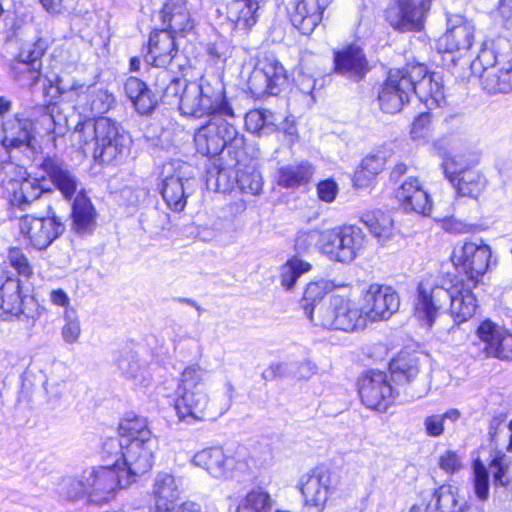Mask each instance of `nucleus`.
<instances>
[{
  "label": "nucleus",
  "instance_id": "obj_42",
  "mask_svg": "<svg viewBox=\"0 0 512 512\" xmlns=\"http://www.w3.org/2000/svg\"><path fill=\"white\" fill-rule=\"evenodd\" d=\"M120 439L118 442L156 440L147 426L143 417H132L123 419L118 427Z\"/></svg>",
  "mask_w": 512,
  "mask_h": 512
},
{
  "label": "nucleus",
  "instance_id": "obj_18",
  "mask_svg": "<svg viewBox=\"0 0 512 512\" xmlns=\"http://www.w3.org/2000/svg\"><path fill=\"white\" fill-rule=\"evenodd\" d=\"M145 60L152 65L151 71L179 69L181 64L175 36L165 29L152 32Z\"/></svg>",
  "mask_w": 512,
  "mask_h": 512
},
{
  "label": "nucleus",
  "instance_id": "obj_17",
  "mask_svg": "<svg viewBox=\"0 0 512 512\" xmlns=\"http://www.w3.org/2000/svg\"><path fill=\"white\" fill-rule=\"evenodd\" d=\"M96 131L99 139L92 152L94 159L107 165L121 159L127 150L126 138L119 133L116 124L108 118H98Z\"/></svg>",
  "mask_w": 512,
  "mask_h": 512
},
{
  "label": "nucleus",
  "instance_id": "obj_12",
  "mask_svg": "<svg viewBox=\"0 0 512 512\" xmlns=\"http://www.w3.org/2000/svg\"><path fill=\"white\" fill-rule=\"evenodd\" d=\"M66 173V198L75 194L71 206V230L80 236L90 235L96 228L97 211L84 189Z\"/></svg>",
  "mask_w": 512,
  "mask_h": 512
},
{
  "label": "nucleus",
  "instance_id": "obj_5",
  "mask_svg": "<svg viewBox=\"0 0 512 512\" xmlns=\"http://www.w3.org/2000/svg\"><path fill=\"white\" fill-rule=\"evenodd\" d=\"M105 458L107 462L105 466L86 472L85 482L77 483L80 489L73 495L74 498L86 495L89 502L102 505L114 498L117 488H126L130 485V480L125 479L120 472L118 459L112 461L111 458Z\"/></svg>",
  "mask_w": 512,
  "mask_h": 512
},
{
  "label": "nucleus",
  "instance_id": "obj_6",
  "mask_svg": "<svg viewBox=\"0 0 512 512\" xmlns=\"http://www.w3.org/2000/svg\"><path fill=\"white\" fill-rule=\"evenodd\" d=\"M233 119L230 116L218 114L201 126L194 135L197 152L204 156H216L226 146L242 149L244 137L239 134L234 123L230 121Z\"/></svg>",
  "mask_w": 512,
  "mask_h": 512
},
{
  "label": "nucleus",
  "instance_id": "obj_38",
  "mask_svg": "<svg viewBox=\"0 0 512 512\" xmlns=\"http://www.w3.org/2000/svg\"><path fill=\"white\" fill-rule=\"evenodd\" d=\"M386 162L387 157L381 152L366 156L354 174V185L358 188L369 187L384 170Z\"/></svg>",
  "mask_w": 512,
  "mask_h": 512
},
{
  "label": "nucleus",
  "instance_id": "obj_33",
  "mask_svg": "<svg viewBox=\"0 0 512 512\" xmlns=\"http://www.w3.org/2000/svg\"><path fill=\"white\" fill-rule=\"evenodd\" d=\"M330 291L331 286L326 281L310 282L304 290L300 302L301 308L315 326H317L318 311L328 306V294Z\"/></svg>",
  "mask_w": 512,
  "mask_h": 512
},
{
  "label": "nucleus",
  "instance_id": "obj_1",
  "mask_svg": "<svg viewBox=\"0 0 512 512\" xmlns=\"http://www.w3.org/2000/svg\"><path fill=\"white\" fill-rule=\"evenodd\" d=\"M492 248L483 239L465 241L453 250L451 260L461 276L445 278L428 275L417 285L413 313L420 325L431 329L436 318L448 311L457 322L471 318L477 308L475 288L491 265Z\"/></svg>",
  "mask_w": 512,
  "mask_h": 512
},
{
  "label": "nucleus",
  "instance_id": "obj_24",
  "mask_svg": "<svg viewBox=\"0 0 512 512\" xmlns=\"http://www.w3.org/2000/svg\"><path fill=\"white\" fill-rule=\"evenodd\" d=\"M34 132L33 121L16 114L3 122L1 144L7 151L24 148L34 152L36 150Z\"/></svg>",
  "mask_w": 512,
  "mask_h": 512
},
{
  "label": "nucleus",
  "instance_id": "obj_41",
  "mask_svg": "<svg viewBox=\"0 0 512 512\" xmlns=\"http://www.w3.org/2000/svg\"><path fill=\"white\" fill-rule=\"evenodd\" d=\"M273 506L270 493L262 487H255L239 500L236 512H271Z\"/></svg>",
  "mask_w": 512,
  "mask_h": 512
},
{
  "label": "nucleus",
  "instance_id": "obj_48",
  "mask_svg": "<svg viewBox=\"0 0 512 512\" xmlns=\"http://www.w3.org/2000/svg\"><path fill=\"white\" fill-rule=\"evenodd\" d=\"M361 221L379 239L386 240L392 236L393 220L389 215L382 212L365 214Z\"/></svg>",
  "mask_w": 512,
  "mask_h": 512
},
{
  "label": "nucleus",
  "instance_id": "obj_35",
  "mask_svg": "<svg viewBox=\"0 0 512 512\" xmlns=\"http://www.w3.org/2000/svg\"><path fill=\"white\" fill-rule=\"evenodd\" d=\"M314 174V167L307 161L287 164L277 170V184L282 188L296 189L309 183Z\"/></svg>",
  "mask_w": 512,
  "mask_h": 512
},
{
  "label": "nucleus",
  "instance_id": "obj_8",
  "mask_svg": "<svg viewBox=\"0 0 512 512\" xmlns=\"http://www.w3.org/2000/svg\"><path fill=\"white\" fill-rule=\"evenodd\" d=\"M322 254L331 261L352 262L365 245V235L361 228L344 225L323 231L318 241Z\"/></svg>",
  "mask_w": 512,
  "mask_h": 512
},
{
  "label": "nucleus",
  "instance_id": "obj_59",
  "mask_svg": "<svg viewBox=\"0 0 512 512\" xmlns=\"http://www.w3.org/2000/svg\"><path fill=\"white\" fill-rule=\"evenodd\" d=\"M485 67H497L494 52L487 48L481 49L476 59L471 62V71L480 77Z\"/></svg>",
  "mask_w": 512,
  "mask_h": 512
},
{
  "label": "nucleus",
  "instance_id": "obj_55",
  "mask_svg": "<svg viewBox=\"0 0 512 512\" xmlns=\"http://www.w3.org/2000/svg\"><path fill=\"white\" fill-rule=\"evenodd\" d=\"M231 176L232 172L227 168H220L216 171V173L209 171L207 184L208 186L213 185L216 191L225 193L231 190L234 185L235 181Z\"/></svg>",
  "mask_w": 512,
  "mask_h": 512
},
{
  "label": "nucleus",
  "instance_id": "obj_47",
  "mask_svg": "<svg viewBox=\"0 0 512 512\" xmlns=\"http://www.w3.org/2000/svg\"><path fill=\"white\" fill-rule=\"evenodd\" d=\"M45 191L36 178L24 179L20 187L13 194L12 202L21 209H25L30 203L38 199Z\"/></svg>",
  "mask_w": 512,
  "mask_h": 512
},
{
  "label": "nucleus",
  "instance_id": "obj_13",
  "mask_svg": "<svg viewBox=\"0 0 512 512\" xmlns=\"http://www.w3.org/2000/svg\"><path fill=\"white\" fill-rule=\"evenodd\" d=\"M414 87L408 75L407 67L389 71L379 95L378 101L385 113L400 112L413 95Z\"/></svg>",
  "mask_w": 512,
  "mask_h": 512
},
{
  "label": "nucleus",
  "instance_id": "obj_62",
  "mask_svg": "<svg viewBox=\"0 0 512 512\" xmlns=\"http://www.w3.org/2000/svg\"><path fill=\"white\" fill-rule=\"evenodd\" d=\"M439 467L446 473H455L462 467L461 458L454 451H446L439 457Z\"/></svg>",
  "mask_w": 512,
  "mask_h": 512
},
{
  "label": "nucleus",
  "instance_id": "obj_27",
  "mask_svg": "<svg viewBox=\"0 0 512 512\" xmlns=\"http://www.w3.org/2000/svg\"><path fill=\"white\" fill-rule=\"evenodd\" d=\"M182 492V480L168 472L156 474L152 494L155 505L152 510L178 512L177 501Z\"/></svg>",
  "mask_w": 512,
  "mask_h": 512
},
{
  "label": "nucleus",
  "instance_id": "obj_45",
  "mask_svg": "<svg viewBox=\"0 0 512 512\" xmlns=\"http://www.w3.org/2000/svg\"><path fill=\"white\" fill-rule=\"evenodd\" d=\"M460 506L456 493L451 487L436 490L426 507V512H458Z\"/></svg>",
  "mask_w": 512,
  "mask_h": 512
},
{
  "label": "nucleus",
  "instance_id": "obj_51",
  "mask_svg": "<svg viewBox=\"0 0 512 512\" xmlns=\"http://www.w3.org/2000/svg\"><path fill=\"white\" fill-rule=\"evenodd\" d=\"M460 417V411L455 408L447 410L442 415L435 414L427 416L423 422L425 433L430 437H439L444 432L445 421L455 423L459 420Z\"/></svg>",
  "mask_w": 512,
  "mask_h": 512
},
{
  "label": "nucleus",
  "instance_id": "obj_22",
  "mask_svg": "<svg viewBox=\"0 0 512 512\" xmlns=\"http://www.w3.org/2000/svg\"><path fill=\"white\" fill-rule=\"evenodd\" d=\"M407 72L413 82L414 91L429 109L437 108L444 101L441 77L436 73L427 74L423 64L408 65Z\"/></svg>",
  "mask_w": 512,
  "mask_h": 512
},
{
  "label": "nucleus",
  "instance_id": "obj_2",
  "mask_svg": "<svg viewBox=\"0 0 512 512\" xmlns=\"http://www.w3.org/2000/svg\"><path fill=\"white\" fill-rule=\"evenodd\" d=\"M207 371L190 365L180 374L176 389L175 410L180 421L193 424L216 419L225 414L233 401L235 388L231 381L224 384V400L219 407L210 403L206 389Z\"/></svg>",
  "mask_w": 512,
  "mask_h": 512
},
{
  "label": "nucleus",
  "instance_id": "obj_64",
  "mask_svg": "<svg viewBox=\"0 0 512 512\" xmlns=\"http://www.w3.org/2000/svg\"><path fill=\"white\" fill-rule=\"evenodd\" d=\"M49 166V175L52 182L58 188L62 195H64V171L58 165L47 164Z\"/></svg>",
  "mask_w": 512,
  "mask_h": 512
},
{
  "label": "nucleus",
  "instance_id": "obj_15",
  "mask_svg": "<svg viewBox=\"0 0 512 512\" xmlns=\"http://www.w3.org/2000/svg\"><path fill=\"white\" fill-rule=\"evenodd\" d=\"M430 0H395L386 11V19L397 31H421Z\"/></svg>",
  "mask_w": 512,
  "mask_h": 512
},
{
  "label": "nucleus",
  "instance_id": "obj_43",
  "mask_svg": "<svg viewBox=\"0 0 512 512\" xmlns=\"http://www.w3.org/2000/svg\"><path fill=\"white\" fill-rule=\"evenodd\" d=\"M452 185L458 195L477 199L486 189L487 180L479 171L472 169Z\"/></svg>",
  "mask_w": 512,
  "mask_h": 512
},
{
  "label": "nucleus",
  "instance_id": "obj_19",
  "mask_svg": "<svg viewBox=\"0 0 512 512\" xmlns=\"http://www.w3.org/2000/svg\"><path fill=\"white\" fill-rule=\"evenodd\" d=\"M44 49L40 42L25 44L19 53L9 61L12 78L23 85L33 86L41 76V58Z\"/></svg>",
  "mask_w": 512,
  "mask_h": 512
},
{
  "label": "nucleus",
  "instance_id": "obj_39",
  "mask_svg": "<svg viewBox=\"0 0 512 512\" xmlns=\"http://www.w3.org/2000/svg\"><path fill=\"white\" fill-rule=\"evenodd\" d=\"M97 125L98 119L92 120L87 118L79 122L70 135L71 146L81 151L84 155L92 154L99 139V134L96 131Z\"/></svg>",
  "mask_w": 512,
  "mask_h": 512
},
{
  "label": "nucleus",
  "instance_id": "obj_32",
  "mask_svg": "<svg viewBox=\"0 0 512 512\" xmlns=\"http://www.w3.org/2000/svg\"><path fill=\"white\" fill-rule=\"evenodd\" d=\"M121 374L137 387H147L152 381V375L146 364L140 362L138 355L130 350L120 353L115 361Z\"/></svg>",
  "mask_w": 512,
  "mask_h": 512
},
{
  "label": "nucleus",
  "instance_id": "obj_63",
  "mask_svg": "<svg viewBox=\"0 0 512 512\" xmlns=\"http://www.w3.org/2000/svg\"><path fill=\"white\" fill-rule=\"evenodd\" d=\"M317 194L320 200L331 203L338 194V185L331 179L323 180L317 185Z\"/></svg>",
  "mask_w": 512,
  "mask_h": 512
},
{
  "label": "nucleus",
  "instance_id": "obj_9",
  "mask_svg": "<svg viewBox=\"0 0 512 512\" xmlns=\"http://www.w3.org/2000/svg\"><path fill=\"white\" fill-rule=\"evenodd\" d=\"M288 75L283 65L274 58H266L255 67L248 79L252 96L261 99L276 96L288 87Z\"/></svg>",
  "mask_w": 512,
  "mask_h": 512
},
{
  "label": "nucleus",
  "instance_id": "obj_4",
  "mask_svg": "<svg viewBox=\"0 0 512 512\" xmlns=\"http://www.w3.org/2000/svg\"><path fill=\"white\" fill-rule=\"evenodd\" d=\"M157 448L156 440L118 442V439H109L103 445L104 457L112 461L118 459L120 472L130 484L137 476L151 470L154 461V453Z\"/></svg>",
  "mask_w": 512,
  "mask_h": 512
},
{
  "label": "nucleus",
  "instance_id": "obj_58",
  "mask_svg": "<svg viewBox=\"0 0 512 512\" xmlns=\"http://www.w3.org/2000/svg\"><path fill=\"white\" fill-rule=\"evenodd\" d=\"M431 116L430 113H421L412 123L411 137L413 140H426L430 134Z\"/></svg>",
  "mask_w": 512,
  "mask_h": 512
},
{
  "label": "nucleus",
  "instance_id": "obj_61",
  "mask_svg": "<svg viewBox=\"0 0 512 512\" xmlns=\"http://www.w3.org/2000/svg\"><path fill=\"white\" fill-rule=\"evenodd\" d=\"M81 328L78 316L74 310L66 309V342H76L80 336Z\"/></svg>",
  "mask_w": 512,
  "mask_h": 512
},
{
  "label": "nucleus",
  "instance_id": "obj_34",
  "mask_svg": "<svg viewBox=\"0 0 512 512\" xmlns=\"http://www.w3.org/2000/svg\"><path fill=\"white\" fill-rule=\"evenodd\" d=\"M175 70L161 69L159 71H150V74L155 78V90L161 94L162 101L169 105L177 104L179 106L180 96L184 91L185 85H188V83L177 77Z\"/></svg>",
  "mask_w": 512,
  "mask_h": 512
},
{
  "label": "nucleus",
  "instance_id": "obj_56",
  "mask_svg": "<svg viewBox=\"0 0 512 512\" xmlns=\"http://www.w3.org/2000/svg\"><path fill=\"white\" fill-rule=\"evenodd\" d=\"M46 97L47 100V106L50 113V118L54 122L55 125L59 124L61 121V111H60V105H61V98H62V91L59 84L53 85L51 84L46 89Z\"/></svg>",
  "mask_w": 512,
  "mask_h": 512
},
{
  "label": "nucleus",
  "instance_id": "obj_44",
  "mask_svg": "<svg viewBox=\"0 0 512 512\" xmlns=\"http://www.w3.org/2000/svg\"><path fill=\"white\" fill-rule=\"evenodd\" d=\"M481 86L490 94L509 93L510 85L506 81V74L501 66L485 67L480 74Z\"/></svg>",
  "mask_w": 512,
  "mask_h": 512
},
{
  "label": "nucleus",
  "instance_id": "obj_20",
  "mask_svg": "<svg viewBox=\"0 0 512 512\" xmlns=\"http://www.w3.org/2000/svg\"><path fill=\"white\" fill-rule=\"evenodd\" d=\"M476 334L487 357L512 361V333L508 329L486 319L478 326Z\"/></svg>",
  "mask_w": 512,
  "mask_h": 512
},
{
  "label": "nucleus",
  "instance_id": "obj_14",
  "mask_svg": "<svg viewBox=\"0 0 512 512\" xmlns=\"http://www.w3.org/2000/svg\"><path fill=\"white\" fill-rule=\"evenodd\" d=\"M362 403L369 409L386 411L394 402L395 393L388 375L382 371H368L358 381Z\"/></svg>",
  "mask_w": 512,
  "mask_h": 512
},
{
  "label": "nucleus",
  "instance_id": "obj_46",
  "mask_svg": "<svg viewBox=\"0 0 512 512\" xmlns=\"http://www.w3.org/2000/svg\"><path fill=\"white\" fill-rule=\"evenodd\" d=\"M238 187L245 193L259 195L263 189V178L254 165L238 168L235 179Z\"/></svg>",
  "mask_w": 512,
  "mask_h": 512
},
{
  "label": "nucleus",
  "instance_id": "obj_36",
  "mask_svg": "<svg viewBox=\"0 0 512 512\" xmlns=\"http://www.w3.org/2000/svg\"><path fill=\"white\" fill-rule=\"evenodd\" d=\"M262 0H234L228 6V19L237 29L249 30L258 20Z\"/></svg>",
  "mask_w": 512,
  "mask_h": 512
},
{
  "label": "nucleus",
  "instance_id": "obj_52",
  "mask_svg": "<svg viewBox=\"0 0 512 512\" xmlns=\"http://www.w3.org/2000/svg\"><path fill=\"white\" fill-rule=\"evenodd\" d=\"M473 488L476 497L480 501H486L489 497V473L481 460L473 462Z\"/></svg>",
  "mask_w": 512,
  "mask_h": 512
},
{
  "label": "nucleus",
  "instance_id": "obj_7",
  "mask_svg": "<svg viewBox=\"0 0 512 512\" xmlns=\"http://www.w3.org/2000/svg\"><path fill=\"white\" fill-rule=\"evenodd\" d=\"M317 326L353 332L364 329L367 322L362 308L350 294L332 293L327 308L317 313Z\"/></svg>",
  "mask_w": 512,
  "mask_h": 512
},
{
  "label": "nucleus",
  "instance_id": "obj_31",
  "mask_svg": "<svg viewBox=\"0 0 512 512\" xmlns=\"http://www.w3.org/2000/svg\"><path fill=\"white\" fill-rule=\"evenodd\" d=\"M396 197L407 212L429 215L432 210V201L417 178L405 180L398 188Z\"/></svg>",
  "mask_w": 512,
  "mask_h": 512
},
{
  "label": "nucleus",
  "instance_id": "obj_10",
  "mask_svg": "<svg viewBox=\"0 0 512 512\" xmlns=\"http://www.w3.org/2000/svg\"><path fill=\"white\" fill-rule=\"evenodd\" d=\"M192 167L186 162L173 160L163 165L162 189L163 199L174 211H182L186 206V187L192 178Z\"/></svg>",
  "mask_w": 512,
  "mask_h": 512
},
{
  "label": "nucleus",
  "instance_id": "obj_60",
  "mask_svg": "<svg viewBox=\"0 0 512 512\" xmlns=\"http://www.w3.org/2000/svg\"><path fill=\"white\" fill-rule=\"evenodd\" d=\"M8 259L10 265L18 272L19 275L23 277L30 276L32 272L31 267L28 263L27 258L22 254V252L19 249H10Z\"/></svg>",
  "mask_w": 512,
  "mask_h": 512
},
{
  "label": "nucleus",
  "instance_id": "obj_3",
  "mask_svg": "<svg viewBox=\"0 0 512 512\" xmlns=\"http://www.w3.org/2000/svg\"><path fill=\"white\" fill-rule=\"evenodd\" d=\"M179 109L184 115L201 118L203 116L235 117L233 108L228 103L222 87L215 88L204 78L199 82L185 85L179 99Z\"/></svg>",
  "mask_w": 512,
  "mask_h": 512
},
{
  "label": "nucleus",
  "instance_id": "obj_37",
  "mask_svg": "<svg viewBox=\"0 0 512 512\" xmlns=\"http://www.w3.org/2000/svg\"><path fill=\"white\" fill-rule=\"evenodd\" d=\"M124 91L140 114L150 113L157 104L155 95L151 93L146 84L139 78L129 77L124 83Z\"/></svg>",
  "mask_w": 512,
  "mask_h": 512
},
{
  "label": "nucleus",
  "instance_id": "obj_54",
  "mask_svg": "<svg viewBox=\"0 0 512 512\" xmlns=\"http://www.w3.org/2000/svg\"><path fill=\"white\" fill-rule=\"evenodd\" d=\"M442 167L451 184L456 182L467 171L473 169L467 159L461 155L447 157L443 161Z\"/></svg>",
  "mask_w": 512,
  "mask_h": 512
},
{
  "label": "nucleus",
  "instance_id": "obj_53",
  "mask_svg": "<svg viewBox=\"0 0 512 512\" xmlns=\"http://www.w3.org/2000/svg\"><path fill=\"white\" fill-rule=\"evenodd\" d=\"M390 369L392 376L398 382H410L418 375L419 372L418 362L415 359H395L391 362Z\"/></svg>",
  "mask_w": 512,
  "mask_h": 512
},
{
  "label": "nucleus",
  "instance_id": "obj_26",
  "mask_svg": "<svg viewBox=\"0 0 512 512\" xmlns=\"http://www.w3.org/2000/svg\"><path fill=\"white\" fill-rule=\"evenodd\" d=\"M196 467L203 468L215 479L226 480L233 477L235 458L226 455L222 447H209L198 451L192 458Z\"/></svg>",
  "mask_w": 512,
  "mask_h": 512
},
{
  "label": "nucleus",
  "instance_id": "obj_16",
  "mask_svg": "<svg viewBox=\"0 0 512 512\" xmlns=\"http://www.w3.org/2000/svg\"><path fill=\"white\" fill-rule=\"evenodd\" d=\"M336 484V476L329 469L317 467L310 470L299 481L304 504L322 510Z\"/></svg>",
  "mask_w": 512,
  "mask_h": 512
},
{
  "label": "nucleus",
  "instance_id": "obj_30",
  "mask_svg": "<svg viewBox=\"0 0 512 512\" xmlns=\"http://www.w3.org/2000/svg\"><path fill=\"white\" fill-rule=\"evenodd\" d=\"M335 72L354 81L364 78L370 67L360 46L349 45L334 55Z\"/></svg>",
  "mask_w": 512,
  "mask_h": 512
},
{
  "label": "nucleus",
  "instance_id": "obj_21",
  "mask_svg": "<svg viewBox=\"0 0 512 512\" xmlns=\"http://www.w3.org/2000/svg\"><path fill=\"white\" fill-rule=\"evenodd\" d=\"M66 98L69 101L75 100L74 106L80 114H103L114 104V96L107 90L97 88L94 85L73 84L66 90Z\"/></svg>",
  "mask_w": 512,
  "mask_h": 512
},
{
  "label": "nucleus",
  "instance_id": "obj_11",
  "mask_svg": "<svg viewBox=\"0 0 512 512\" xmlns=\"http://www.w3.org/2000/svg\"><path fill=\"white\" fill-rule=\"evenodd\" d=\"M361 299L366 322L388 320L400 307L399 294L388 285L370 284L362 292Z\"/></svg>",
  "mask_w": 512,
  "mask_h": 512
},
{
  "label": "nucleus",
  "instance_id": "obj_25",
  "mask_svg": "<svg viewBox=\"0 0 512 512\" xmlns=\"http://www.w3.org/2000/svg\"><path fill=\"white\" fill-rule=\"evenodd\" d=\"M474 25L462 16L454 15L448 19L446 33L439 39L441 52L454 53L470 49L474 42Z\"/></svg>",
  "mask_w": 512,
  "mask_h": 512
},
{
  "label": "nucleus",
  "instance_id": "obj_49",
  "mask_svg": "<svg viewBox=\"0 0 512 512\" xmlns=\"http://www.w3.org/2000/svg\"><path fill=\"white\" fill-rule=\"evenodd\" d=\"M493 484L498 487L512 485V460L505 454L496 455L489 463Z\"/></svg>",
  "mask_w": 512,
  "mask_h": 512
},
{
  "label": "nucleus",
  "instance_id": "obj_28",
  "mask_svg": "<svg viewBox=\"0 0 512 512\" xmlns=\"http://www.w3.org/2000/svg\"><path fill=\"white\" fill-rule=\"evenodd\" d=\"M160 13L165 30L171 34L183 36L195 28V20L187 0H166Z\"/></svg>",
  "mask_w": 512,
  "mask_h": 512
},
{
  "label": "nucleus",
  "instance_id": "obj_29",
  "mask_svg": "<svg viewBox=\"0 0 512 512\" xmlns=\"http://www.w3.org/2000/svg\"><path fill=\"white\" fill-rule=\"evenodd\" d=\"M331 0H296L291 14L292 25L303 35H310L321 23L323 13Z\"/></svg>",
  "mask_w": 512,
  "mask_h": 512
},
{
  "label": "nucleus",
  "instance_id": "obj_50",
  "mask_svg": "<svg viewBox=\"0 0 512 512\" xmlns=\"http://www.w3.org/2000/svg\"><path fill=\"white\" fill-rule=\"evenodd\" d=\"M311 269V265L297 257H292L282 265L280 270L281 285L290 290L293 288L297 279Z\"/></svg>",
  "mask_w": 512,
  "mask_h": 512
},
{
  "label": "nucleus",
  "instance_id": "obj_23",
  "mask_svg": "<svg viewBox=\"0 0 512 512\" xmlns=\"http://www.w3.org/2000/svg\"><path fill=\"white\" fill-rule=\"evenodd\" d=\"M50 216L47 218H37L26 215L20 219V232L30 242V244L39 250L45 249L58 235L61 226L55 212L50 207Z\"/></svg>",
  "mask_w": 512,
  "mask_h": 512
},
{
  "label": "nucleus",
  "instance_id": "obj_57",
  "mask_svg": "<svg viewBox=\"0 0 512 512\" xmlns=\"http://www.w3.org/2000/svg\"><path fill=\"white\" fill-rule=\"evenodd\" d=\"M271 113L265 110H251L245 115V126L248 131L260 134L268 127V115Z\"/></svg>",
  "mask_w": 512,
  "mask_h": 512
},
{
  "label": "nucleus",
  "instance_id": "obj_40",
  "mask_svg": "<svg viewBox=\"0 0 512 512\" xmlns=\"http://www.w3.org/2000/svg\"><path fill=\"white\" fill-rule=\"evenodd\" d=\"M21 312L20 282L8 278L0 288V316H16Z\"/></svg>",
  "mask_w": 512,
  "mask_h": 512
}]
</instances>
